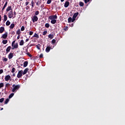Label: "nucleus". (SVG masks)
I'll use <instances>...</instances> for the list:
<instances>
[{"instance_id": "1", "label": "nucleus", "mask_w": 125, "mask_h": 125, "mask_svg": "<svg viewBox=\"0 0 125 125\" xmlns=\"http://www.w3.org/2000/svg\"><path fill=\"white\" fill-rule=\"evenodd\" d=\"M12 87H13L12 92H15V91H17V90H18V89L21 87V86L19 84L16 85V84H14L12 85Z\"/></svg>"}, {"instance_id": "2", "label": "nucleus", "mask_w": 125, "mask_h": 125, "mask_svg": "<svg viewBox=\"0 0 125 125\" xmlns=\"http://www.w3.org/2000/svg\"><path fill=\"white\" fill-rule=\"evenodd\" d=\"M22 74H23V70L19 71L17 75V78H18V79H20V78L22 77Z\"/></svg>"}, {"instance_id": "3", "label": "nucleus", "mask_w": 125, "mask_h": 125, "mask_svg": "<svg viewBox=\"0 0 125 125\" xmlns=\"http://www.w3.org/2000/svg\"><path fill=\"white\" fill-rule=\"evenodd\" d=\"M31 18H32V20L33 23H34L35 22L37 21L38 20V17L37 16H35V15L33 16V17H32Z\"/></svg>"}, {"instance_id": "4", "label": "nucleus", "mask_w": 125, "mask_h": 125, "mask_svg": "<svg viewBox=\"0 0 125 125\" xmlns=\"http://www.w3.org/2000/svg\"><path fill=\"white\" fill-rule=\"evenodd\" d=\"M49 19L52 20H55L58 18V17L57 15H52L49 17Z\"/></svg>"}, {"instance_id": "5", "label": "nucleus", "mask_w": 125, "mask_h": 125, "mask_svg": "<svg viewBox=\"0 0 125 125\" xmlns=\"http://www.w3.org/2000/svg\"><path fill=\"white\" fill-rule=\"evenodd\" d=\"M8 17L9 19H11L12 18H13V11H10L9 13H8Z\"/></svg>"}, {"instance_id": "6", "label": "nucleus", "mask_w": 125, "mask_h": 125, "mask_svg": "<svg viewBox=\"0 0 125 125\" xmlns=\"http://www.w3.org/2000/svg\"><path fill=\"white\" fill-rule=\"evenodd\" d=\"M11 81V76L10 75H7L5 76V81H6V82H8V81Z\"/></svg>"}, {"instance_id": "7", "label": "nucleus", "mask_w": 125, "mask_h": 125, "mask_svg": "<svg viewBox=\"0 0 125 125\" xmlns=\"http://www.w3.org/2000/svg\"><path fill=\"white\" fill-rule=\"evenodd\" d=\"M75 21V19H74V18H72L71 17H69L68 19V22L69 23H70V22H73L74 21Z\"/></svg>"}, {"instance_id": "8", "label": "nucleus", "mask_w": 125, "mask_h": 125, "mask_svg": "<svg viewBox=\"0 0 125 125\" xmlns=\"http://www.w3.org/2000/svg\"><path fill=\"white\" fill-rule=\"evenodd\" d=\"M12 49L14 50V49H17L18 48L19 45H18V43L17 42L15 45L14 44L13 46H12Z\"/></svg>"}, {"instance_id": "9", "label": "nucleus", "mask_w": 125, "mask_h": 125, "mask_svg": "<svg viewBox=\"0 0 125 125\" xmlns=\"http://www.w3.org/2000/svg\"><path fill=\"white\" fill-rule=\"evenodd\" d=\"M13 53L11 52L8 56V58L9 60L11 59L13 57Z\"/></svg>"}, {"instance_id": "10", "label": "nucleus", "mask_w": 125, "mask_h": 125, "mask_svg": "<svg viewBox=\"0 0 125 125\" xmlns=\"http://www.w3.org/2000/svg\"><path fill=\"white\" fill-rule=\"evenodd\" d=\"M7 36H8V33H7V32H5V34H4L2 36L1 38H3V39H6L7 38Z\"/></svg>"}, {"instance_id": "11", "label": "nucleus", "mask_w": 125, "mask_h": 125, "mask_svg": "<svg viewBox=\"0 0 125 125\" xmlns=\"http://www.w3.org/2000/svg\"><path fill=\"white\" fill-rule=\"evenodd\" d=\"M9 11H13L11 6H8L6 10L7 12H8Z\"/></svg>"}, {"instance_id": "12", "label": "nucleus", "mask_w": 125, "mask_h": 125, "mask_svg": "<svg viewBox=\"0 0 125 125\" xmlns=\"http://www.w3.org/2000/svg\"><path fill=\"white\" fill-rule=\"evenodd\" d=\"M7 4H8V2L6 1V2H5V4L4 5V6H3V7L2 10H1V11H2V13H3V11H4V10L5 9V8H6V7L7 6Z\"/></svg>"}, {"instance_id": "13", "label": "nucleus", "mask_w": 125, "mask_h": 125, "mask_svg": "<svg viewBox=\"0 0 125 125\" xmlns=\"http://www.w3.org/2000/svg\"><path fill=\"white\" fill-rule=\"evenodd\" d=\"M70 4V3L68 1H66L64 3V6L65 8H67Z\"/></svg>"}, {"instance_id": "14", "label": "nucleus", "mask_w": 125, "mask_h": 125, "mask_svg": "<svg viewBox=\"0 0 125 125\" xmlns=\"http://www.w3.org/2000/svg\"><path fill=\"white\" fill-rule=\"evenodd\" d=\"M79 15V13L77 12L76 13H75L73 16V18L75 20L76 17L78 16V15Z\"/></svg>"}, {"instance_id": "15", "label": "nucleus", "mask_w": 125, "mask_h": 125, "mask_svg": "<svg viewBox=\"0 0 125 125\" xmlns=\"http://www.w3.org/2000/svg\"><path fill=\"white\" fill-rule=\"evenodd\" d=\"M11 48L12 49L11 47L10 46H8L6 49V54H7L11 50Z\"/></svg>"}, {"instance_id": "16", "label": "nucleus", "mask_w": 125, "mask_h": 125, "mask_svg": "<svg viewBox=\"0 0 125 125\" xmlns=\"http://www.w3.org/2000/svg\"><path fill=\"white\" fill-rule=\"evenodd\" d=\"M51 49V47L47 46L45 51H46V52L48 53L50 51Z\"/></svg>"}, {"instance_id": "17", "label": "nucleus", "mask_w": 125, "mask_h": 125, "mask_svg": "<svg viewBox=\"0 0 125 125\" xmlns=\"http://www.w3.org/2000/svg\"><path fill=\"white\" fill-rule=\"evenodd\" d=\"M28 70L29 69L28 68H25L24 71L22 72L23 75L26 74Z\"/></svg>"}, {"instance_id": "18", "label": "nucleus", "mask_w": 125, "mask_h": 125, "mask_svg": "<svg viewBox=\"0 0 125 125\" xmlns=\"http://www.w3.org/2000/svg\"><path fill=\"white\" fill-rule=\"evenodd\" d=\"M28 64V62L27 61L24 62L23 63V66L24 67H26L27 66Z\"/></svg>"}, {"instance_id": "19", "label": "nucleus", "mask_w": 125, "mask_h": 125, "mask_svg": "<svg viewBox=\"0 0 125 125\" xmlns=\"http://www.w3.org/2000/svg\"><path fill=\"white\" fill-rule=\"evenodd\" d=\"M4 31V28L3 27H1L0 28V33H2Z\"/></svg>"}, {"instance_id": "20", "label": "nucleus", "mask_w": 125, "mask_h": 125, "mask_svg": "<svg viewBox=\"0 0 125 125\" xmlns=\"http://www.w3.org/2000/svg\"><path fill=\"white\" fill-rule=\"evenodd\" d=\"M2 61H3V62H6L8 61V59L6 58H5V57H2Z\"/></svg>"}, {"instance_id": "21", "label": "nucleus", "mask_w": 125, "mask_h": 125, "mask_svg": "<svg viewBox=\"0 0 125 125\" xmlns=\"http://www.w3.org/2000/svg\"><path fill=\"white\" fill-rule=\"evenodd\" d=\"M51 23L52 24H55L57 22V20H51Z\"/></svg>"}, {"instance_id": "22", "label": "nucleus", "mask_w": 125, "mask_h": 125, "mask_svg": "<svg viewBox=\"0 0 125 125\" xmlns=\"http://www.w3.org/2000/svg\"><path fill=\"white\" fill-rule=\"evenodd\" d=\"M14 93H13L10 94V95L9 96V99H11V98H12V97H13V96H14Z\"/></svg>"}, {"instance_id": "23", "label": "nucleus", "mask_w": 125, "mask_h": 125, "mask_svg": "<svg viewBox=\"0 0 125 125\" xmlns=\"http://www.w3.org/2000/svg\"><path fill=\"white\" fill-rule=\"evenodd\" d=\"M14 27H15V24L14 23H12L10 26V28L13 29Z\"/></svg>"}, {"instance_id": "24", "label": "nucleus", "mask_w": 125, "mask_h": 125, "mask_svg": "<svg viewBox=\"0 0 125 125\" xmlns=\"http://www.w3.org/2000/svg\"><path fill=\"white\" fill-rule=\"evenodd\" d=\"M48 38L51 39H52L54 38V35L52 34H50L48 35Z\"/></svg>"}, {"instance_id": "25", "label": "nucleus", "mask_w": 125, "mask_h": 125, "mask_svg": "<svg viewBox=\"0 0 125 125\" xmlns=\"http://www.w3.org/2000/svg\"><path fill=\"white\" fill-rule=\"evenodd\" d=\"M33 37L34 38H39V36L37 33H35Z\"/></svg>"}, {"instance_id": "26", "label": "nucleus", "mask_w": 125, "mask_h": 125, "mask_svg": "<svg viewBox=\"0 0 125 125\" xmlns=\"http://www.w3.org/2000/svg\"><path fill=\"white\" fill-rule=\"evenodd\" d=\"M7 20V17L6 15H4V21H6Z\"/></svg>"}, {"instance_id": "27", "label": "nucleus", "mask_w": 125, "mask_h": 125, "mask_svg": "<svg viewBox=\"0 0 125 125\" xmlns=\"http://www.w3.org/2000/svg\"><path fill=\"white\" fill-rule=\"evenodd\" d=\"M24 44V41L23 40H21V41L20 42V45L22 46Z\"/></svg>"}, {"instance_id": "28", "label": "nucleus", "mask_w": 125, "mask_h": 125, "mask_svg": "<svg viewBox=\"0 0 125 125\" xmlns=\"http://www.w3.org/2000/svg\"><path fill=\"white\" fill-rule=\"evenodd\" d=\"M34 5H35V2L33 1V0H32L31 1V6L32 8L34 7Z\"/></svg>"}, {"instance_id": "29", "label": "nucleus", "mask_w": 125, "mask_h": 125, "mask_svg": "<svg viewBox=\"0 0 125 125\" xmlns=\"http://www.w3.org/2000/svg\"><path fill=\"white\" fill-rule=\"evenodd\" d=\"M41 46V45L40 44H38V45H36L37 48L39 49L40 50V47Z\"/></svg>"}, {"instance_id": "30", "label": "nucleus", "mask_w": 125, "mask_h": 125, "mask_svg": "<svg viewBox=\"0 0 125 125\" xmlns=\"http://www.w3.org/2000/svg\"><path fill=\"white\" fill-rule=\"evenodd\" d=\"M26 0V2L25 3V6H27L29 3V1H30V0Z\"/></svg>"}, {"instance_id": "31", "label": "nucleus", "mask_w": 125, "mask_h": 125, "mask_svg": "<svg viewBox=\"0 0 125 125\" xmlns=\"http://www.w3.org/2000/svg\"><path fill=\"white\" fill-rule=\"evenodd\" d=\"M11 22L9 21H7V22H6V25L7 26H9Z\"/></svg>"}, {"instance_id": "32", "label": "nucleus", "mask_w": 125, "mask_h": 125, "mask_svg": "<svg viewBox=\"0 0 125 125\" xmlns=\"http://www.w3.org/2000/svg\"><path fill=\"white\" fill-rule=\"evenodd\" d=\"M8 41L7 40H3L2 41V43L4 44H5L7 43Z\"/></svg>"}, {"instance_id": "33", "label": "nucleus", "mask_w": 125, "mask_h": 125, "mask_svg": "<svg viewBox=\"0 0 125 125\" xmlns=\"http://www.w3.org/2000/svg\"><path fill=\"white\" fill-rule=\"evenodd\" d=\"M4 84L2 83H0V88H1V87H3Z\"/></svg>"}, {"instance_id": "34", "label": "nucleus", "mask_w": 125, "mask_h": 125, "mask_svg": "<svg viewBox=\"0 0 125 125\" xmlns=\"http://www.w3.org/2000/svg\"><path fill=\"white\" fill-rule=\"evenodd\" d=\"M4 98H3L0 99V103H2V102L4 101Z\"/></svg>"}, {"instance_id": "35", "label": "nucleus", "mask_w": 125, "mask_h": 125, "mask_svg": "<svg viewBox=\"0 0 125 125\" xmlns=\"http://www.w3.org/2000/svg\"><path fill=\"white\" fill-rule=\"evenodd\" d=\"M9 101V99H7L4 102V104H7V103H8Z\"/></svg>"}, {"instance_id": "36", "label": "nucleus", "mask_w": 125, "mask_h": 125, "mask_svg": "<svg viewBox=\"0 0 125 125\" xmlns=\"http://www.w3.org/2000/svg\"><path fill=\"white\" fill-rule=\"evenodd\" d=\"M45 26L46 27V28H49V26H50V25L49 23H46L45 25Z\"/></svg>"}, {"instance_id": "37", "label": "nucleus", "mask_w": 125, "mask_h": 125, "mask_svg": "<svg viewBox=\"0 0 125 125\" xmlns=\"http://www.w3.org/2000/svg\"><path fill=\"white\" fill-rule=\"evenodd\" d=\"M21 33V32L20 31V29H19L17 31V34L19 35H20V34Z\"/></svg>"}, {"instance_id": "38", "label": "nucleus", "mask_w": 125, "mask_h": 125, "mask_svg": "<svg viewBox=\"0 0 125 125\" xmlns=\"http://www.w3.org/2000/svg\"><path fill=\"white\" fill-rule=\"evenodd\" d=\"M63 30L65 31H67L68 30V27L67 26H66L63 28Z\"/></svg>"}, {"instance_id": "39", "label": "nucleus", "mask_w": 125, "mask_h": 125, "mask_svg": "<svg viewBox=\"0 0 125 125\" xmlns=\"http://www.w3.org/2000/svg\"><path fill=\"white\" fill-rule=\"evenodd\" d=\"M39 13H40V12H39V11H37L36 12H35V16H37V15H38L39 14Z\"/></svg>"}, {"instance_id": "40", "label": "nucleus", "mask_w": 125, "mask_h": 125, "mask_svg": "<svg viewBox=\"0 0 125 125\" xmlns=\"http://www.w3.org/2000/svg\"><path fill=\"white\" fill-rule=\"evenodd\" d=\"M24 29H25L24 26H22L21 27V31H23L24 30Z\"/></svg>"}, {"instance_id": "41", "label": "nucleus", "mask_w": 125, "mask_h": 125, "mask_svg": "<svg viewBox=\"0 0 125 125\" xmlns=\"http://www.w3.org/2000/svg\"><path fill=\"white\" fill-rule=\"evenodd\" d=\"M80 5L81 6H83L84 5L83 2H80Z\"/></svg>"}, {"instance_id": "42", "label": "nucleus", "mask_w": 125, "mask_h": 125, "mask_svg": "<svg viewBox=\"0 0 125 125\" xmlns=\"http://www.w3.org/2000/svg\"><path fill=\"white\" fill-rule=\"evenodd\" d=\"M52 0H48L47 2V4H50L51 3Z\"/></svg>"}, {"instance_id": "43", "label": "nucleus", "mask_w": 125, "mask_h": 125, "mask_svg": "<svg viewBox=\"0 0 125 125\" xmlns=\"http://www.w3.org/2000/svg\"><path fill=\"white\" fill-rule=\"evenodd\" d=\"M15 70H16V69L14 67H13L12 69V71H11V72L14 73Z\"/></svg>"}, {"instance_id": "44", "label": "nucleus", "mask_w": 125, "mask_h": 125, "mask_svg": "<svg viewBox=\"0 0 125 125\" xmlns=\"http://www.w3.org/2000/svg\"><path fill=\"white\" fill-rule=\"evenodd\" d=\"M16 12L14 11V15H13V18H16Z\"/></svg>"}, {"instance_id": "45", "label": "nucleus", "mask_w": 125, "mask_h": 125, "mask_svg": "<svg viewBox=\"0 0 125 125\" xmlns=\"http://www.w3.org/2000/svg\"><path fill=\"white\" fill-rule=\"evenodd\" d=\"M47 31H45L43 32L42 35L44 36L47 34Z\"/></svg>"}, {"instance_id": "46", "label": "nucleus", "mask_w": 125, "mask_h": 125, "mask_svg": "<svg viewBox=\"0 0 125 125\" xmlns=\"http://www.w3.org/2000/svg\"><path fill=\"white\" fill-rule=\"evenodd\" d=\"M52 43L53 44H54L56 43V40L55 39H53L52 41Z\"/></svg>"}, {"instance_id": "47", "label": "nucleus", "mask_w": 125, "mask_h": 125, "mask_svg": "<svg viewBox=\"0 0 125 125\" xmlns=\"http://www.w3.org/2000/svg\"><path fill=\"white\" fill-rule=\"evenodd\" d=\"M27 55L28 56H29L30 57H32V55H31V54H30V53H29V52H27Z\"/></svg>"}, {"instance_id": "48", "label": "nucleus", "mask_w": 125, "mask_h": 125, "mask_svg": "<svg viewBox=\"0 0 125 125\" xmlns=\"http://www.w3.org/2000/svg\"><path fill=\"white\" fill-rule=\"evenodd\" d=\"M90 0H84V2L85 3H87V2H89Z\"/></svg>"}, {"instance_id": "49", "label": "nucleus", "mask_w": 125, "mask_h": 125, "mask_svg": "<svg viewBox=\"0 0 125 125\" xmlns=\"http://www.w3.org/2000/svg\"><path fill=\"white\" fill-rule=\"evenodd\" d=\"M33 34V32H32V31H30V32H29V35H30V36H31V35H32Z\"/></svg>"}, {"instance_id": "50", "label": "nucleus", "mask_w": 125, "mask_h": 125, "mask_svg": "<svg viewBox=\"0 0 125 125\" xmlns=\"http://www.w3.org/2000/svg\"><path fill=\"white\" fill-rule=\"evenodd\" d=\"M16 41H14L12 43V46H13V45L15 44Z\"/></svg>"}, {"instance_id": "51", "label": "nucleus", "mask_w": 125, "mask_h": 125, "mask_svg": "<svg viewBox=\"0 0 125 125\" xmlns=\"http://www.w3.org/2000/svg\"><path fill=\"white\" fill-rule=\"evenodd\" d=\"M40 58H43V54H41L40 55Z\"/></svg>"}, {"instance_id": "52", "label": "nucleus", "mask_w": 125, "mask_h": 125, "mask_svg": "<svg viewBox=\"0 0 125 125\" xmlns=\"http://www.w3.org/2000/svg\"><path fill=\"white\" fill-rule=\"evenodd\" d=\"M3 72V70L2 69H0V74H1V73H2Z\"/></svg>"}, {"instance_id": "53", "label": "nucleus", "mask_w": 125, "mask_h": 125, "mask_svg": "<svg viewBox=\"0 0 125 125\" xmlns=\"http://www.w3.org/2000/svg\"><path fill=\"white\" fill-rule=\"evenodd\" d=\"M29 8H30L29 6L27 5V7H26V9L28 10Z\"/></svg>"}, {"instance_id": "54", "label": "nucleus", "mask_w": 125, "mask_h": 125, "mask_svg": "<svg viewBox=\"0 0 125 125\" xmlns=\"http://www.w3.org/2000/svg\"><path fill=\"white\" fill-rule=\"evenodd\" d=\"M8 85H9V83L6 84V85H5V87H7V86H8Z\"/></svg>"}, {"instance_id": "55", "label": "nucleus", "mask_w": 125, "mask_h": 125, "mask_svg": "<svg viewBox=\"0 0 125 125\" xmlns=\"http://www.w3.org/2000/svg\"><path fill=\"white\" fill-rule=\"evenodd\" d=\"M20 36L21 35H19V36H18L17 37V39L19 40L20 38Z\"/></svg>"}, {"instance_id": "56", "label": "nucleus", "mask_w": 125, "mask_h": 125, "mask_svg": "<svg viewBox=\"0 0 125 125\" xmlns=\"http://www.w3.org/2000/svg\"><path fill=\"white\" fill-rule=\"evenodd\" d=\"M37 5L39 4V1L38 0V2H36Z\"/></svg>"}, {"instance_id": "57", "label": "nucleus", "mask_w": 125, "mask_h": 125, "mask_svg": "<svg viewBox=\"0 0 125 125\" xmlns=\"http://www.w3.org/2000/svg\"><path fill=\"white\" fill-rule=\"evenodd\" d=\"M29 39H27L25 40V42H27L29 41Z\"/></svg>"}, {"instance_id": "58", "label": "nucleus", "mask_w": 125, "mask_h": 125, "mask_svg": "<svg viewBox=\"0 0 125 125\" xmlns=\"http://www.w3.org/2000/svg\"><path fill=\"white\" fill-rule=\"evenodd\" d=\"M15 76H16L15 73H14V74H13V77H15Z\"/></svg>"}, {"instance_id": "59", "label": "nucleus", "mask_w": 125, "mask_h": 125, "mask_svg": "<svg viewBox=\"0 0 125 125\" xmlns=\"http://www.w3.org/2000/svg\"><path fill=\"white\" fill-rule=\"evenodd\" d=\"M1 16L0 15V21H1Z\"/></svg>"}, {"instance_id": "60", "label": "nucleus", "mask_w": 125, "mask_h": 125, "mask_svg": "<svg viewBox=\"0 0 125 125\" xmlns=\"http://www.w3.org/2000/svg\"><path fill=\"white\" fill-rule=\"evenodd\" d=\"M64 0H61V1L62 2L64 1Z\"/></svg>"}, {"instance_id": "61", "label": "nucleus", "mask_w": 125, "mask_h": 125, "mask_svg": "<svg viewBox=\"0 0 125 125\" xmlns=\"http://www.w3.org/2000/svg\"><path fill=\"white\" fill-rule=\"evenodd\" d=\"M12 34H15V32L13 31Z\"/></svg>"}, {"instance_id": "62", "label": "nucleus", "mask_w": 125, "mask_h": 125, "mask_svg": "<svg viewBox=\"0 0 125 125\" xmlns=\"http://www.w3.org/2000/svg\"><path fill=\"white\" fill-rule=\"evenodd\" d=\"M0 110H3V108H1Z\"/></svg>"}, {"instance_id": "63", "label": "nucleus", "mask_w": 125, "mask_h": 125, "mask_svg": "<svg viewBox=\"0 0 125 125\" xmlns=\"http://www.w3.org/2000/svg\"><path fill=\"white\" fill-rule=\"evenodd\" d=\"M29 5H32V4H29Z\"/></svg>"}, {"instance_id": "64", "label": "nucleus", "mask_w": 125, "mask_h": 125, "mask_svg": "<svg viewBox=\"0 0 125 125\" xmlns=\"http://www.w3.org/2000/svg\"><path fill=\"white\" fill-rule=\"evenodd\" d=\"M21 65L22 66V64H21Z\"/></svg>"}]
</instances>
